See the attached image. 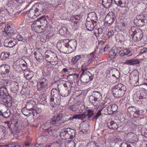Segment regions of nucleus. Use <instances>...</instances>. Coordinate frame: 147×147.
Instances as JSON below:
<instances>
[{
    "mask_svg": "<svg viewBox=\"0 0 147 147\" xmlns=\"http://www.w3.org/2000/svg\"><path fill=\"white\" fill-rule=\"evenodd\" d=\"M129 34L131 36L133 40L135 42L138 41L142 38L143 34L142 31L136 27H132L129 31Z\"/></svg>",
    "mask_w": 147,
    "mask_h": 147,
    "instance_id": "obj_1",
    "label": "nucleus"
},
{
    "mask_svg": "<svg viewBox=\"0 0 147 147\" xmlns=\"http://www.w3.org/2000/svg\"><path fill=\"white\" fill-rule=\"evenodd\" d=\"M112 90L115 97L118 98L124 95L126 90V88L123 84L119 83L113 87Z\"/></svg>",
    "mask_w": 147,
    "mask_h": 147,
    "instance_id": "obj_2",
    "label": "nucleus"
},
{
    "mask_svg": "<svg viewBox=\"0 0 147 147\" xmlns=\"http://www.w3.org/2000/svg\"><path fill=\"white\" fill-rule=\"evenodd\" d=\"M45 60L51 65H56L58 63V59L54 52L48 50L45 53Z\"/></svg>",
    "mask_w": 147,
    "mask_h": 147,
    "instance_id": "obj_3",
    "label": "nucleus"
},
{
    "mask_svg": "<svg viewBox=\"0 0 147 147\" xmlns=\"http://www.w3.org/2000/svg\"><path fill=\"white\" fill-rule=\"evenodd\" d=\"M145 17L143 15L137 16L134 20V24L138 27L143 26L147 22V20L145 19Z\"/></svg>",
    "mask_w": 147,
    "mask_h": 147,
    "instance_id": "obj_4",
    "label": "nucleus"
},
{
    "mask_svg": "<svg viewBox=\"0 0 147 147\" xmlns=\"http://www.w3.org/2000/svg\"><path fill=\"white\" fill-rule=\"evenodd\" d=\"M102 98L101 94L99 92L95 91L90 96L89 100L90 102L94 105V104H95L96 102L99 101Z\"/></svg>",
    "mask_w": 147,
    "mask_h": 147,
    "instance_id": "obj_5",
    "label": "nucleus"
},
{
    "mask_svg": "<svg viewBox=\"0 0 147 147\" xmlns=\"http://www.w3.org/2000/svg\"><path fill=\"white\" fill-rule=\"evenodd\" d=\"M63 116L62 113H59L57 116L53 117L49 121L50 125L56 126L61 125H62L60 121L61 120Z\"/></svg>",
    "mask_w": 147,
    "mask_h": 147,
    "instance_id": "obj_6",
    "label": "nucleus"
},
{
    "mask_svg": "<svg viewBox=\"0 0 147 147\" xmlns=\"http://www.w3.org/2000/svg\"><path fill=\"white\" fill-rule=\"evenodd\" d=\"M83 71L80 75V79L82 82L87 83L89 81L92 80L93 77L91 74L89 72Z\"/></svg>",
    "mask_w": 147,
    "mask_h": 147,
    "instance_id": "obj_7",
    "label": "nucleus"
},
{
    "mask_svg": "<svg viewBox=\"0 0 147 147\" xmlns=\"http://www.w3.org/2000/svg\"><path fill=\"white\" fill-rule=\"evenodd\" d=\"M48 81L46 78H42L40 79L38 83L37 88L38 90L41 91L44 88H47L48 86Z\"/></svg>",
    "mask_w": 147,
    "mask_h": 147,
    "instance_id": "obj_8",
    "label": "nucleus"
},
{
    "mask_svg": "<svg viewBox=\"0 0 147 147\" xmlns=\"http://www.w3.org/2000/svg\"><path fill=\"white\" fill-rule=\"evenodd\" d=\"M50 105L54 107L55 105H59L61 102L60 97L57 94H54L53 97L51 96L50 98Z\"/></svg>",
    "mask_w": 147,
    "mask_h": 147,
    "instance_id": "obj_9",
    "label": "nucleus"
},
{
    "mask_svg": "<svg viewBox=\"0 0 147 147\" xmlns=\"http://www.w3.org/2000/svg\"><path fill=\"white\" fill-rule=\"evenodd\" d=\"M36 21L37 24H39L40 27H41L42 28H45V31L47 29V26H49L48 25L47 21L45 17H42Z\"/></svg>",
    "mask_w": 147,
    "mask_h": 147,
    "instance_id": "obj_10",
    "label": "nucleus"
},
{
    "mask_svg": "<svg viewBox=\"0 0 147 147\" xmlns=\"http://www.w3.org/2000/svg\"><path fill=\"white\" fill-rule=\"evenodd\" d=\"M115 16L113 12H109L105 18V21L109 25H111L114 22Z\"/></svg>",
    "mask_w": 147,
    "mask_h": 147,
    "instance_id": "obj_11",
    "label": "nucleus"
},
{
    "mask_svg": "<svg viewBox=\"0 0 147 147\" xmlns=\"http://www.w3.org/2000/svg\"><path fill=\"white\" fill-rule=\"evenodd\" d=\"M127 111L131 115L134 117H136L140 114L139 110L138 108L135 107H130L127 109Z\"/></svg>",
    "mask_w": 147,
    "mask_h": 147,
    "instance_id": "obj_12",
    "label": "nucleus"
},
{
    "mask_svg": "<svg viewBox=\"0 0 147 147\" xmlns=\"http://www.w3.org/2000/svg\"><path fill=\"white\" fill-rule=\"evenodd\" d=\"M17 43L16 40L13 38L6 39L4 43V46L11 48L14 46Z\"/></svg>",
    "mask_w": 147,
    "mask_h": 147,
    "instance_id": "obj_13",
    "label": "nucleus"
},
{
    "mask_svg": "<svg viewBox=\"0 0 147 147\" xmlns=\"http://www.w3.org/2000/svg\"><path fill=\"white\" fill-rule=\"evenodd\" d=\"M76 44V41L74 40H70L69 44H62V46L60 47V49L62 51H65L66 50L67 48H68L70 46L71 48L75 47Z\"/></svg>",
    "mask_w": 147,
    "mask_h": 147,
    "instance_id": "obj_14",
    "label": "nucleus"
},
{
    "mask_svg": "<svg viewBox=\"0 0 147 147\" xmlns=\"http://www.w3.org/2000/svg\"><path fill=\"white\" fill-rule=\"evenodd\" d=\"M26 14L30 18L34 19L39 15L35 9V7H33L28 11H27Z\"/></svg>",
    "mask_w": 147,
    "mask_h": 147,
    "instance_id": "obj_15",
    "label": "nucleus"
},
{
    "mask_svg": "<svg viewBox=\"0 0 147 147\" xmlns=\"http://www.w3.org/2000/svg\"><path fill=\"white\" fill-rule=\"evenodd\" d=\"M7 84L9 87H7L12 90L16 91L18 90V84L17 82L14 81H9L8 82Z\"/></svg>",
    "mask_w": 147,
    "mask_h": 147,
    "instance_id": "obj_16",
    "label": "nucleus"
},
{
    "mask_svg": "<svg viewBox=\"0 0 147 147\" xmlns=\"http://www.w3.org/2000/svg\"><path fill=\"white\" fill-rule=\"evenodd\" d=\"M85 25L86 28L87 30L92 31L96 25V22L94 23L92 21H90V20H87Z\"/></svg>",
    "mask_w": 147,
    "mask_h": 147,
    "instance_id": "obj_17",
    "label": "nucleus"
},
{
    "mask_svg": "<svg viewBox=\"0 0 147 147\" xmlns=\"http://www.w3.org/2000/svg\"><path fill=\"white\" fill-rule=\"evenodd\" d=\"M97 18L96 13L94 12H91L89 13L88 15L86 20H90L93 22L96 23L97 21Z\"/></svg>",
    "mask_w": 147,
    "mask_h": 147,
    "instance_id": "obj_18",
    "label": "nucleus"
},
{
    "mask_svg": "<svg viewBox=\"0 0 147 147\" xmlns=\"http://www.w3.org/2000/svg\"><path fill=\"white\" fill-rule=\"evenodd\" d=\"M45 131L44 132L47 133L50 136H57L58 132L57 129L53 128H45Z\"/></svg>",
    "mask_w": 147,
    "mask_h": 147,
    "instance_id": "obj_19",
    "label": "nucleus"
},
{
    "mask_svg": "<svg viewBox=\"0 0 147 147\" xmlns=\"http://www.w3.org/2000/svg\"><path fill=\"white\" fill-rule=\"evenodd\" d=\"M10 67L8 65L4 64L0 66V73L3 74L8 73L9 72Z\"/></svg>",
    "mask_w": 147,
    "mask_h": 147,
    "instance_id": "obj_20",
    "label": "nucleus"
},
{
    "mask_svg": "<svg viewBox=\"0 0 147 147\" xmlns=\"http://www.w3.org/2000/svg\"><path fill=\"white\" fill-rule=\"evenodd\" d=\"M12 100L11 97L9 96H8L4 98H1V100H3V104L9 107L11 106Z\"/></svg>",
    "mask_w": 147,
    "mask_h": 147,
    "instance_id": "obj_21",
    "label": "nucleus"
},
{
    "mask_svg": "<svg viewBox=\"0 0 147 147\" xmlns=\"http://www.w3.org/2000/svg\"><path fill=\"white\" fill-rule=\"evenodd\" d=\"M0 95L1 98H3L9 96L7 87L5 86H3L0 88Z\"/></svg>",
    "mask_w": 147,
    "mask_h": 147,
    "instance_id": "obj_22",
    "label": "nucleus"
},
{
    "mask_svg": "<svg viewBox=\"0 0 147 147\" xmlns=\"http://www.w3.org/2000/svg\"><path fill=\"white\" fill-rule=\"evenodd\" d=\"M89 124L88 122H84L80 125V128L81 129V131L84 133H86L89 129Z\"/></svg>",
    "mask_w": 147,
    "mask_h": 147,
    "instance_id": "obj_23",
    "label": "nucleus"
},
{
    "mask_svg": "<svg viewBox=\"0 0 147 147\" xmlns=\"http://www.w3.org/2000/svg\"><path fill=\"white\" fill-rule=\"evenodd\" d=\"M35 24L33 26V29L35 32L38 33H41L44 32L45 31V28H42L41 27H40V25L37 24V22H35Z\"/></svg>",
    "mask_w": 147,
    "mask_h": 147,
    "instance_id": "obj_24",
    "label": "nucleus"
},
{
    "mask_svg": "<svg viewBox=\"0 0 147 147\" xmlns=\"http://www.w3.org/2000/svg\"><path fill=\"white\" fill-rule=\"evenodd\" d=\"M90 62L87 61V60H82L81 62V64L82 65V71H85L88 69V66L90 65Z\"/></svg>",
    "mask_w": 147,
    "mask_h": 147,
    "instance_id": "obj_25",
    "label": "nucleus"
},
{
    "mask_svg": "<svg viewBox=\"0 0 147 147\" xmlns=\"http://www.w3.org/2000/svg\"><path fill=\"white\" fill-rule=\"evenodd\" d=\"M60 136L62 140H65L67 139H69V135L67 134V129L61 130Z\"/></svg>",
    "mask_w": 147,
    "mask_h": 147,
    "instance_id": "obj_26",
    "label": "nucleus"
},
{
    "mask_svg": "<svg viewBox=\"0 0 147 147\" xmlns=\"http://www.w3.org/2000/svg\"><path fill=\"white\" fill-rule=\"evenodd\" d=\"M36 103L33 100H29L27 103L26 105V107L28 110H34V108Z\"/></svg>",
    "mask_w": 147,
    "mask_h": 147,
    "instance_id": "obj_27",
    "label": "nucleus"
},
{
    "mask_svg": "<svg viewBox=\"0 0 147 147\" xmlns=\"http://www.w3.org/2000/svg\"><path fill=\"white\" fill-rule=\"evenodd\" d=\"M107 125L109 129L113 130L117 129L118 127L117 123L113 121H111L110 122H109L107 123Z\"/></svg>",
    "mask_w": 147,
    "mask_h": 147,
    "instance_id": "obj_28",
    "label": "nucleus"
},
{
    "mask_svg": "<svg viewBox=\"0 0 147 147\" xmlns=\"http://www.w3.org/2000/svg\"><path fill=\"white\" fill-rule=\"evenodd\" d=\"M43 5L39 3H37L34 5V7H35L36 11L38 13L39 16L40 14L41 11H42V9H43Z\"/></svg>",
    "mask_w": 147,
    "mask_h": 147,
    "instance_id": "obj_29",
    "label": "nucleus"
},
{
    "mask_svg": "<svg viewBox=\"0 0 147 147\" xmlns=\"http://www.w3.org/2000/svg\"><path fill=\"white\" fill-rule=\"evenodd\" d=\"M113 0H102L103 6L106 8L110 7L112 5Z\"/></svg>",
    "mask_w": 147,
    "mask_h": 147,
    "instance_id": "obj_30",
    "label": "nucleus"
},
{
    "mask_svg": "<svg viewBox=\"0 0 147 147\" xmlns=\"http://www.w3.org/2000/svg\"><path fill=\"white\" fill-rule=\"evenodd\" d=\"M94 53H92L90 54H88L84 57L83 60H86L90 63L94 60Z\"/></svg>",
    "mask_w": 147,
    "mask_h": 147,
    "instance_id": "obj_31",
    "label": "nucleus"
},
{
    "mask_svg": "<svg viewBox=\"0 0 147 147\" xmlns=\"http://www.w3.org/2000/svg\"><path fill=\"white\" fill-rule=\"evenodd\" d=\"M72 86H69V88H63L61 90L62 94L64 96H67L68 95L71 91Z\"/></svg>",
    "mask_w": 147,
    "mask_h": 147,
    "instance_id": "obj_32",
    "label": "nucleus"
},
{
    "mask_svg": "<svg viewBox=\"0 0 147 147\" xmlns=\"http://www.w3.org/2000/svg\"><path fill=\"white\" fill-rule=\"evenodd\" d=\"M67 134L69 135V138L73 139L75 137V130L70 128H67Z\"/></svg>",
    "mask_w": 147,
    "mask_h": 147,
    "instance_id": "obj_33",
    "label": "nucleus"
},
{
    "mask_svg": "<svg viewBox=\"0 0 147 147\" xmlns=\"http://www.w3.org/2000/svg\"><path fill=\"white\" fill-rule=\"evenodd\" d=\"M127 0H114L116 4L121 7H125V3Z\"/></svg>",
    "mask_w": 147,
    "mask_h": 147,
    "instance_id": "obj_34",
    "label": "nucleus"
},
{
    "mask_svg": "<svg viewBox=\"0 0 147 147\" xmlns=\"http://www.w3.org/2000/svg\"><path fill=\"white\" fill-rule=\"evenodd\" d=\"M79 77V75L76 74H72L69 75L67 77V79L70 82H72L75 80Z\"/></svg>",
    "mask_w": 147,
    "mask_h": 147,
    "instance_id": "obj_35",
    "label": "nucleus"
},
{
    "mask_svg": "<svg viewBox=\"0 0 147 147\" xmlns=\"http://www.w3.org/2000/svg\"><path fill=\"white\" fill-rule=\"evenodd\" d=\"M33 72L32 71L27 70L25 71L24 76L27 79L30 80L33 76Z\"/></svg>",
    "mask_w": 147,
    "mask_h": 147,
    "instance_id": "obj_36",
    "label": "nucleus"
},
{
    "mask_svg": "<svg viewBox=\"0 0 147 147\" xmlns=\"http://www.w3.org/2000/svg\"><path fill=\"white\" fill-rule=\"evenodd\" d=\"M138 79V78L137 76H135L134 77L132 78V79H130L131 84L134 86H137L138 84L137 81Z\"/></svg>",
    "mask_w": 147,
    "mask_h": 147,
    "instance_id": "obj_37",
    "label": "nucleus"
},
{
    "mask_svg": "<svg viewBox=\"0 0 147 147\" xmlns=\"http://www.w3.org/2000/svg\"><path fill=\"white\" fill-rule=\"evenodd\" d=\"M10 55V53L9 52H3L0 55V58L2 60H4L6 58L8 57Z\"/></svg>",
    "mask_w": 147,
    "mask_h": 147,
    "instance_id": "obj_38",
    "label": "nucleus"
},
{
    "mask_svg": "<svg viewBox=\"0 0 147 147\" xmlns=\"http://www.w3.org/2000/svg\"><path fill=\"white\" fill-rule=\"evenodd\" d=\"M122 49L121 48H117L115 50V51L118 53L119 55L121 57L125 55L124 49L123 50H120Z\"/></svg>",
    "mask_w": 147,
    "mask_h": 147,
    "instance_id": "obj_39",
    "label": "nucleus"
},
{
    "mask_svg": "<svg viewBox=\"0 0 147 147\" xmlns=\"http://www.w3.org/2000/svg\"><path fill=\"white\" fill-rule=\"evenodd\" d=\"M6 128L3 125L0 126V139L4 136V134L5 132Z\"/></svg>",
    "mask_w": 147,
    "mask_h": 147,
    "instance_id": "obj_40",
    "label": "nucleus"
},
{
    "mask_svg": "<svg viewBox=\"0 0 147 147\" xmlns=\"http://www.w3.org/2000/svg\"><path fill=\"white\" fill-rule=\"evenodd\" d=\"M81 58L80 55H77L73 57L72 59V63L73 64L76 63L77 61Z\"/></svg>",
    "mask_w": 147,
    "mask_h": 147,
    "instance_id": "obj_41",
    "label": "nucleus"
},
{
    "mask_svg": "<svg viewBox=\"0 0 147 147\" xmlns=\"http://www.w3.org/2000/svg\"><path fill=\"white\" fill-rule=\"evenodd\" d=\"M66 147H75V143L73 141L66 142L65 144Z\"/></svg>",
    "mask_w": 147,
    "mask_h": 147,
    "instance_id": "obj_42",
    "label": "nucleus"
},
{
    "mask_svg": "<svg viewBox=\"0 0 147 147\" xmlns=\"http://www.w3.org/2000/svg\"><path fill=\"white\" fill-rule=\"evenodd\" d=\"M67 30L66 28L63 27L59 30V32L61 35H63L67 34Z\"/></svg>",
    "mask_w": 147,
    "mask_h": 147,
    "instance_id": "obj_43",
    "label": "nucleus"
},
{
    "mask_svg": "<svg viewBox=\"0 0 147 147\" xmlns=\"http://www.w3.org/2000/svg\"><path fill=\"white\" fill-rule=\"evenodd\" d=\"M34 55L36 60L38 61H40L42 56V54L40 53L35 52L34 53Z\"/></svg>",
    "mask_w": 147,
    "mask_h": 147,
    "instance_id": "obj_44",
    "label": "nucleus"
},
{
    "mask_svg": "<svg viewBox=\"0 0 147 147\" xmlns=\"http://www.w3.org/2000/svg\"><path fill=\"white\" fill-rule=\"evenodd\" d=\"M115 51H114L113 50H111L109 52V56L111 57L112 59H113L116 57V56L117 53V52H115Z\"/></svg>",
    "mask_w": 147,
    "mask_h": 147,
    "instance_id": "obj_45",
    "label": "nucleus"
},
{
    "mask_svg": "<svg viewBox=\"0 0 147 147\" xmlns=\"http://www.w3.org/2000/svg\"><path fill=\"white\" fill-rule=\"evenodd\" d=\"M123 36L122 34H119L116 36V39L118 42H121L123 40Z\"/></svg>",
    "mask_w": 147,
    "mask_h": 147,
    "instance_id": "obj_46",
    "label": "nucleus"
},
{
    "mask_svg": "<svg viewBox=\"0 0 147 147\" xmlns=\"http://www.w3.org/2000/svg\"><path fill=\"white\" fill-rule=\"evenodd\" d=\"M11 28V27L10 26H7V27H5L4 28V30L5 32L9 36H11V33L10 32V29Z\"/></svg>",
    "mask_w": 147,
    "mask_h": 147,
    "instance_id": "obj_47",
    "label": "nucleus"
},
{
    "mask_svg": "<svg viewBox=\"0 0 147 147\" xmlns=\"http://www.w3.org/2000/svg\"><path fill=\"white\" fill-rule=\"evenodd\" d=\"M77 116L78 117L77 119L82 120H84L87 117V115L86 113H84V114H80L77 115Z\"/></svg>",
    "mask_w": 147,
    "mask_h": 147,
    "instance_id": "obj_48",
    "label": "nucleus"
},
{
    "mask_svg": "<svg viewBox=\"0 0 147 147\" xmlns=\"http://www.w3.org/2000/svg\"><path fill=\"white\" fill-rule=\"evenodd\" d=\"M125 55H127L129 54L132 55L133 53V51L131 48H129L124 49Z\"/></svg>",
    "mask_w": 147,
    "mask_h": 147,
    "instance_id": "obj_49",
    "label": "nucleus"
},
{
    "mask_svg": "<svg viewBox=\"0 0 147 147\" xmlns=\"http://www.w3.org/2000/svg\"><path fill=\"white\" fill-rule=\"evenodd\" d=\"M94 32L96 36H99V35H100L102 33V30L101 28L98 29H95Z\"/></svg>",
    "mask_w": 147,
    "mask_h": 147,
    "instance_id": "obj_50",
    "label": "nucleus"
},
{
    "mask_svg": "<svg viewBox=\"0 0 147 147\" xmlns=\"http://www.w3.org/2000/svg\"><path fill=\"white\" fill-rule=\"evenodd\" d=\"M86 147H98V146L96 145L95 142H91L88 143Z\"/></svg>",
    "mask_w": 147,
    "mask_h": 147,
    "instance_id": "obj_51",
    "label": "nucleus"
},
{
    "mask_svg": "<svg viewBox=\"0 0 147 147\" xmlns=\"http://www.w3.org/2000/svg\"><path fill=\"white\" fill-rule=\"evenodd\" d=\"M105 110L107 111V113L108 114L111 115L113 114V112H112L111 108L110 105H108L107 108H106L105 109Z\"/></svg>",
    "mask_w": 147,
    "mask_h": 147,
    "instance_id": "obj_52",
    "label": "nucleus"
},
{
    "mask_svg": "<svg viewBox=\"0 0 147 147\" xmlns=\"http://www.w3.org/2000/svg\"><path fill=\"white\" fill-rule=\"evenodd\" d=\"M77 106L76 104H74L72 105H69V108L72 111H76L78 109Z\"/></svg>",
    "mask_w": 147,
    "mask_h": 147,
    "instance_id": "obj_53",
    "label": "nucleus"
},
{
    "mask_svg": "<svg viewBox=\"0 0 147 147\" xmlns=\"http://www.w3.org/2000/svg\"><path fill=\"white\" fill-rule=\"evenodd\" d=\"M88 114H86L87 115V117H88L90 119V117L93 116L94 117V113H93V111L91 110H88Z\"/></svg>",
    "mask_w": 147,
    "mask_h": 147,
    "instance_id": "obj_54",
    "label": "nucleus"
},
{
    "mask_svg": "<svg viewBox=\"0 0 147 147\" xmlns=\"http://www.w3.org/2000/svg\"><path fill=\"white\" fill-rule=\"evenodd\" d=\"M70 41V40L68 39H64L63 40V42L61 43H58V45L59 46V47H61V46H62V44H64L65 45V44H69V42Z\"/></svg>",
    "mask_w": 147,
    "mask_h": 147,
    "instance_id": "obj_55",
    "label": "nucleus"
},
{
    "mask_svg": "<svg viewBox=\"0 0 147 147\" xmlns=\"http://www.w3.org/2000/svg\"><path fill=\"white\" fill-rule=\"evenodd\" d=\"M110 105L111 108L112 112L113 113V112L117 111L118 109L117 106L115 104H113Z\"/></svg>",
    "mask_w": 147,
    "mask_h": 147,
    "instance_id": "obj_56",
    "label": "nucleus"
},
{
    "mask_svg": "<svg viewBox=\"0 0 147 147\" xmlns=\"http://www.w3.org/2000/svg\"><path fill=\"white\" fill-rule=\"evenodd\" d=\"M102 110V109H99L97 113L95 114V115H94V118L97 119L98 117H99L100 116L102 115V113H101V111Z\"/></svg>",
    "mask_w": 147,
    "mask_h": 147,
    "instance_id": "obj_57",
    "label": "nucleus"
},
{
    "mask_svg": "<svg viewBox=\"0 0 147 147\" xmlns=\"http://www.w3.org/2000/svg\"><path fill=\"white\" fill-rule=\"evenodd\" d=\"M49 122V121H48L45 124V126L44 128L43 129V131H45V130L44 129H45V128H47H47L49 129V128L51 127V126L52 125H50V124Z\"/></svg>",
    "mask_w": 147,
    "mask_h": 147,
    "instance_id": "obj_58",
    "label": "nucleus"
},
{
    "mask_svg": "<svg viewBox=\"0 0 147 147\" xmlns=\"http://www.w3.org/2000/svg\"><path fill=\"white\" fill-rule=\"evenodd\" d=\"M120 147H132L129 143L123 142L121 144Z\"/></svg>",
    "mask_w": 147,
    "mask_h": 147,
    "instance_id": "obj_59",
    "label": "nucleus"
},
{
    "mask_svg": "<svg viewBox=\"0 0 147 147\" xmlns=\"http://www.w3.org/2000/svg\"><path fill=\"white\" fill-rule=\"evenodd\" d=\"M116 32L115 30H110L108 33V36L109 37L115 35Z\"/></svg>",
    "mask_w": 147,
    "mask_h": 147,
    "instance_id": "obj_60",
    "label": "nucleus"
},
{
    "mask_svg": "<svg viewBox=\"0 0 147 147\" xmlns=\"http://www.w3.org/2000/svg\"><path fill=\"white\" fill-rule=\"evenodd\" d=\"M131 65H134L139 63L140 61L138 59H131Z\"/></svg>",
    "mask_w": 147,
    "mask_h": 147,
    "instance_id": "obj_61",
    "label": "nucleus"
},
{
    "mask_svg": "<svg viewBox=\"0 0 147 147\" xmlns=\"http://www.w3.org/2000/svg\"><path fill=\"white\" fill-rule=\"evenodd\" d=\"M123 8L122 9V12L125 15H126V14H127V13L128 12V11L129 10V8L127 7H123Z\"/></svg>",
    "mask_w": 147,
    "mask_h": 147,
    "instance_id": "obj_62",
    "label": "nucleus"
},
{
    "mask_svg": "<svg viewBox=\"0 0 147 147\" xmlns=\"http://www.w3.org/2000/svg\"><path fill=\"white\" fill-rule=\"evenodd\" d=\"M13 128L12 130L11 131V132L12 133H18L19 132V130L18 129V128L15 126L14 125H13Z\"/></svg>",
    "mask_w": 147,
    "mask_h": 147,
    "instance_id": "obj_63",
    "label": "nucleus"
},
{
    "mask_svg": "<svg viewBox=\"0 0 147 147\" xmlns=\"http://www.w3.org/2000/svg\"><path fill=\"white\" fill-rule=\"evenodd\" d=\"M13 128L12 130L11 131V132L12 133H18L19 132V130L18 129V128L15 126L14 125H13Z\"/></svg>",
    "mask_w": 147,
    "mask_h": 147,
    "instance_id": "obj_64",
    "label": "nucleus"
}]
</instances>
